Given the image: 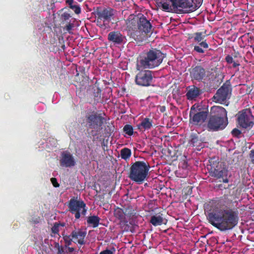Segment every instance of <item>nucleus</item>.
<instances>
[{
    "mask_svg": "<svg viewBox=\"0 0 254 254\" xmlns=\"http://www.w3.org/2000/svg\"><path fill=\"white\" fill-rule=\"evenodd\" d=\"M228 124L226 109L221 106H214L210 108L207 124L204 127L208 131H216L224 129Z\"/></svg>",
    "mask_w": 254,
    "mask_h": 254,
    "instance_id": "f03ea898",
    "label": "nucleus"
},
{
    "mask_svg": "<svg viewBox=\"0 0 254 254\" xmlns=\"http://www.w3.org/2000/svg\"><path fill=\"white\" fill-rule=\"evenodd\" d=\"M237 209H217L208 213L207 218L209 222L221 231L232 229L239 221Z\"/></svg>",
    "mask_w": 254,
    "mask_h": 254,
    "instance_id": "f257e3e1",
    "label": "nucleus"
},
{
    "mask_svg": "<svg viewBox=\"0 0 254 254\" xmlns=\"http://www.w3.org/2000/svg\"><path fill=\"white\" fill-rule=\"evenodd\" d=\"M231 133L233 136L235 137H239V135L242 133L241 131L236 128H234L232 130Z\"/></svg>",
    "mask_w": 254,
    "mask_h": 254,
    "instance_id": "473e14b6",
    "label": "nucleus"
},
{
    "mask_svg": "<svg viewBox=\"0 0 254 254\" xmlns=\"http://www.w3.org/2000/svg\"><path fill=\"white\" fill-rule=\"evenodd\" d=\"M206 36L205 31L204 33L200 32L193 34L191 38H193L194 42L198 43V45L194 46V51L199 54H202L204 53L205 49L208 48V44L206 42V40H204Z\"/></svg>",
    "mask_w": 254,
    "mask_h": 254,
    "instance_id": "2eb2a0df",
    "label": "nucleus"
},
{
    "mask_svg": "<svg viewBox=\"0 0 254 254\" xmlns=\"http://www.w3.org/2000/svg\"><path fill=\"white\" fill-rule=\"evenodd\" d=\"M189 143L190 145L195 147L197 150H200L203 147V141L196 133L191 134Z\"/></svg>",
    "mask_w": 254,
    "mask_h": 254,
    "instance_id": "aec40b11",
    "label": "nucleus"
},
{
    "mask_svg": "<svg viewBox=\"0 0 254 254\" xmlns=\"http://www.w3.org/2000/svg\"><path fill=\"white\" fill-rule=\"evenodd\" d=\"M239 68L237 69V71H239Z\"/></svg>",
    "mask_w": 254,
    "mask_h": 254,
    "instance_id": "8fccbe9b",
    "label": "nucleus"
},
{
    "mask_svg": "<svg viewBox=\"0 0 254 254\" xmlns=\"http://www.w3.org/2000/svg\"><path fill=\"white\" fill-rule=\"evenodd\" d=\"M106 133L111 135V133L113 132V127L108 126L107 128L105 129Z\"/></svg>",
    "mask_w": 254,
    "mask_h": 254,
    "instance_id": "ea45409f",
    "label": "nucleus"
},
{
    "mask_svg": "<svg viewBox=\"0 0 254 254\" xmlns=\"http://www.w3.org/2000/svg\"><path fill=\"white\" fill-rule=\"evenodd\" d=\"M99 254H114L113 252L110 250L106 249L101 251Z\"/></svg>",
    "mask_w": 254,
    "mask_h": 254,
    "instance_id": "a19ab883",
    "label": "nucleus"
},
{
    "mask_svg": "<svg viewBox=\"0 0 254 254\" xmlns=\"http://www.w3.org/2000/svg\"><path fill=\"white\" fill-rule=\"evenodd\" d=\"M61 17L63 21H66L70 17V15L67 12H64L62 14Z\"/></svg>",
    "mask_w": 254,
    "mask_h": 254,
    "instance_id": "c9c22d12",
    "label": "nucleus"
},
{
    "mask_svg": "<svg viewBox=\"0 0 254 254\" xmlns=\"http://www.w3.org/2000/svg\"><path fill=\"white\" fill-rule=\"evenodd\" d=\"M190 74L192 79L200 81L206 76V71L201 66L197 65L192 68Z\"/></svg>",
    "mask_w": 254,
    "mask_h": 254,
    "instance_id": "a211bd4d",
    "label": "nucleus"
},
{
    "mask_svg": "<svg viewBox=\"0 0 254 254\" xmlns=\"http://www.w3.org/2000/svg\"><path fill=\"white\" fill-rule=\"evenodd\" d=\"M226 183H221L217 184L214 186V189L216 190H225V193L223 196L222 197V199L224 200V202L227 204H230L233 202V199H232V196L230 195V187L232 186V184H228L226 185Z\"/></svg>",
    "mask_w": 254,
    "mask_h": 254,
    "instance_id": "dca6fc26",
    "label": "nucleus"
},
{
    "mask_svg": "<svg viewBox=\"0 0 254 254\" xmlns=\"http://www.w3.org/2000/svg\"><path fill=\"white\" fill-rule=\"evenodd\" d=\"M160 110L161 112H163L165 110V107L164 106H162L160 107Z\"/></svg>",
    "mask_w": 254,
    "mask_h": 254,
    "instance_id": "de8ad7c7",
    "label": "nucleus"
},
{
    "mask_svg": "<svg viewBox=\"0 0 254 254\" xmlns=\"http://www.w3.org/2000/svg\"><path fill=\"white\" fill-rule=\"evenodd\" d=\"M114 216L119 220L122 221L125 219L124 210L120 207L115 209L114 211Z\"/></svg>",
    "mask_w": 254,
    "mask_h": 254,
    "instance_id": "a878e982",
    "label": "nucleus"
},
{
    "mask_svg": "<svg viewBox=\"0 0 254 254\" xmlns=\"http://www.w3.org/2000/svg\"><path fill=\"white\" fill-rule=\"evenodd\" d=\"M201 93V90L194 85L189 86L186 93L187 98L189 100L195 99Z\"/></svg>",
    "mask_w": 254,
    "mask_h": 254,
    "instance_id": "412c9836",
    "label": "nucleus"
},
{
    "mask_svg": "<svg viewBox=\"0 0 254 254\" xmlns=\"http://www.w3.org/2000/svg\"><path fill=\"white\" fill-rule=\"evenodd\" d=\"M34 224H38L39 222V220L38 218H35L34 219H32L31 221Z\"/></svg>",
    "mask_w": 254,
    "mask_h": 254,
    "instance_id": "c03bdc74",
    "label": "nucleus"
},
{
    "mask_svg": "<svg viewBox=\"0 0 254 254\" xmlns=\"http://www.w3.org/2000/svg\"><path fill=\"white\" fill-rule=\"evenodd\" d=\"M208 115V110H202L195 108V105L191 106L189 114V123L193 126H200L206 121Z\"/></svg>",
    "mask_w": 254,
    "mask_h": 254,
    "instance_id": "1a4fd4ad",
    "label": "nucleus"
},
{
    "mask_svg": "<svg viewBox=\"0 0 254 254\" xmlns=\"http://www.w3.org/2000/svg\"><path fill=\"white\" fill-rule=\"evenodd\" d=\"M86 234V231L83 229L75 228L70 235L65 234V232H64L62 236L66 246L71 245L72 242L82 246L85 244V238Z\"/></svg>",
    "mask_w": 254,
    "mask_h": 254,
    "instance_id": "0eeeda50",
    "label": "nucleus"
},
{
    "mask_svg": "<svg viewBox=\"0 0 254 254\" xmlns=\"http://www.w3.org/2000/svg\"><path fill=\"white\" fill-rule=\"evenodd\" d=\"M100 218L98 216L93 215L89 216L87 219V223L93 228L97 227L99 224Z\"/></svg>",
    "mask_w": 254,
    "mask_h": 254,
    "instance_id": "b1692460",
    "label": "nucleus"
},
{
    "mask_svg": "<svg viewBox=\"0 0 254 254\" xmlns=\"http://www.w3.org/2000/svg\"><path fill=\"white\" fill-rule=\"evenodd\" d=\"M123 131L129 136L132 135L133 133V127L130 125H126L123 127Z\"/></svg>",
    "mask_w": 254,
    "mask_h": 254,
    "instance_id": "c85d7f7f",
    "label": "nucleus"
},
{
    "mask_svg": "<svg viewBox=\"0 0 254 254\" xmlns=\"http://www.w3.org/2000/svg\"><path fill=\"white\" fill-rule=\"evenodd\" d=\"M223 1H224L225 0H223Z\"/></svg>",
    "mask_w": 254,
    "mask_h": 254,
    "instance_id": "3c124183",
    "label": "nucleus"
},
{
    "mask_svg": "<svg viewBox=\"0 0 254 254\" xmlns=\"http://www.w3.org/2000/svg\"><path fill=\"white\" fill-rule=\"evenodd\" d=\"M165 54L160 50L152 49L138 58L136 68H153L158 66L165 58Z\"/></svg>",
    "mask_w": 254,
    "mask_h": 254,
    "instance_id": "7ed1b4c3",
    "label": "nucleus"
},
{
    "mask_svg": "<svg viewBox=\"0 0 254 254\" xmlns=\"http://www.w3.org/2000/svg\"><path fill=\"white\" fill-rule=\"evenodd\" d=\"M135 77V82L138 86L147 87L152 85L154 74L152 71L148 69L138 70Z\"/></svg>",
    "mask_w": 254,
    "mask_h": 254,
    "instance_id": "9b49d317",
    "label": "nucleus"
},
{
    "mask_svg": "<svg viewBox=\"0 0 254 254\" xmlns=\"http://www.w3.org/2000/svg\"><path fill=\"white\" fill-rule=\"evenodd\" d=\"M237 122L244 128H252L254 124V118L250 109L243 110L237 114Z\"/></svg>",
    "mask_w": 254,
    "mask_h": 254,
    "instance_id": "ddd939ff",
    "label": "nucleus"
},
{
    "mask_svg": "<svg viewBox=\"0 0 254 254\" xmlns=\"http://www.w3.org/2000/svg\"><path fill=\"white\" fill-rule=\"evenodd\" d=\"M108 40L115 45H121L125 42L126 38L120 31H114L108 34Z\"/></svg>",
    "mask_w": 254,
    "mask_h": 254,
    "instance_id": "f3484780",
    "label": "nucleus"
},
{
    "mask_svg": "<svg viewBox=\"0 0 254 254\" xmlns=\"http://www.w3.org/2000/svg\"><path fill=\"white\" fill-rule=\"evenodd\" d=\"M73 0H66V3L68 4L69 7L71 8V6H73L74 4H73Z\"/></svg>",
    "mask_w": 254,
    "mask_h": 254,
    "instance_id": "37998d69",
    "label": "nucleus"
},
{
    "mask_svg": "<svg viewBox=\"0 0 254 254\" xmlns=\"http://www.w3.org/2000/svg\"><path fill=\"white\" fill-rule=\"evenodd\" d=\"M75 161L73 156L69 153H63L60 164L62 166L70 167L75 165Z\"/></svg>",
    "mask_w": 254,
    "mask_h": 254,
    "instance_id": "6ab92c4d",
    "label": "nucleus"
},
{
    "mask_svg": "<svg viewBox=\"0 0 254 254\" xmlns=\"http://www.w3.org/2000/svg\"><path fill=\"white\" fill-rule=\"evenodd\" d=\"M101 90L99 88H97L94 90L93 93L94 99L97 102H99L101 99Z\"/></svg>",
    "mask_w": 254,
    "mask_h": 254,
    "instance_id": "c756f323",
    "label": "nucleus"
},
{
    "mask_svg": "<svg viewBox=\"0 0 254 254\" xmlns=\"http://www.w3.org/2000/svg\"><path fill=\"white\" fill-rule=\"evenodd\" d=\"M249 157L250 159L251 162L254 164V149H252L250 151L249 154Z\"/></svg>",
    "mask_w": 254,
    "mask_h": 254,
    "instance_id": "e433bc0d",
    "label": "nucleus"
},
{
    "mask_svg": "<svg viewBox=\"0 0 254 254\" xmlns=\"http://www.w3.org/2000/svg\"><path fill=\"white\" fill-rule=\"evenodd\" d=\"M127 0H115V1L117 2H124L126 1Z\"/></svg>",
    "mask_w": 254,
    "mask_h": 254,
    "instance_id": "09e8293b",
    "label": "nucleus"
},
{
    "mask_svg": "<svg viewBox=\"0 0 254 254\" xmlns=\"http://www.w3.org/2000/svg\"><path fill=\"white\" fill-rule=\"evenodd\" d=\"M58 224L59 225L60 227H65V223H64V222H62V223H61V222H58Z\"/></svg>",
    "mask_w": 254,
    "mask_h": 254,
    "instance_id": "a18cd8bd",
    "label": "nucleus"
},
{
    "mask_svg": "<svg viewBox=\"0 0 254 254\" xmlns=\"http://www.w3.org/2000/svg\"><path fill=\"white\" fill-rule=\"evenodd\" d=\"M150 168L147 162L136 161L131 164L128 177L138 184H141L147 177Z\"/></svg>",
    "mask_w": 254,
    "mask_h": 254,
    "instance_id": "20e7f679",
    "label": "nucleus"
},
{
    "mask_svg": "<svg viewBox=\"0 0 254 254\" xmlns=\"http://www.w3.org/2000/svg\"><path fill=\"white\" fill-rule=\"evenodd\" d=\"M131 154V150L128 148H124L121 150V158L124 160L128 159Z\"/></svg>",
    "mask_w": 254,
    "mask_h": 254,
    "instance_id": "bb28decb",
    "label": "nucleus"
},
{
    "mask_svg": "<svg viewBox=\"0 0 254 254\" xmlns=\"http://www.w3.org/2000/svg\"><path fill=\"white\" fill-rule=\"evenodd\" d=\"M165 220V219L163 217V214L159 213L151 216L149 222L153 226H157L165 224L164 222Z\"/></svg>",
    "mask_w": 254,
    "mask_h": 254,
    "instance_id": "4be33fe9",
    "label": "nucleus"
},
{
    "mask_svg": "<svg viewBox=\"0 0 254 254\" xmlns=\"http://www.w3.org/2000/svg\"><path fill=\"white\" fill-rule=\"evenodd\" d=\"M106 119L101 114L93 112L86 116V127L96 132L100 131L103 128V125Z\"/></svg>",
    "mask_w": 254,
    "mask_h": 254,
    "instance_id": "6e6552de",
    "label": "nucleus"
},
{
    "mask_svg": "<svg viewBox=\"0 0 254 254\" xmlns=\"http://www.w3.org/2000/svg\"><path fill=\"white\" fill-rule=\"evenodd\" d=\"M74 249L73 248H71V247H68V251L70 253L73 252L74 251Z\"/></svg>",
    "mask_w": 254,
    "mask_h": 254,
    "instance_id": "49530a36",
    "label": "nucleus"
},
{
    "mask_svg": "<svg viewBox=\"0 0 254 254\" xmlns=\"http://www.w3.org/2000/svg\"><path fill=\"white\" fill-rule=\"evenodd\" d=\"M152 25L149 20L141 14L137 21V30L134 32V39L139 42L146 40L150 33Z\"/></svg>",
    "mask_w": 254,
    "mask_h": 254,
    "instance_id": "423d86ee",
    "label": "nucleus"
},
{
    "mask_svg": "<svg viewBox=\"0 0 254 254\" xmlns=\"http://www.w3.org/2000/svg\"><path fill=\"white\" fill-rule=\"evenodd\" d=\"M59 231H60V226L58 224V222L54 223V225L53 226V227L51 228L52 233L54 234L55 236L56 235H58V236H60Z\"/></svg>",
    "mask_w": 254,
    "mask_h": 254,
    "instance_id": "7c9ffc66",
    "label": "nucleus"
},
{
    "mask_svg": "<svg viewBox=\"0 0 254 254\" xmlns=\"http://www.w3.org/2000/svg\"><path fill=\"white\" fill-rule=\"evenodd\" d=\"M125 216H134L136 212L131 206H128L124 209Z\"/></svg>",
    "mask_w": 254,
    "mask_h": 254,
    "instance_id": "cd10ccee",
    "label": "nucleus"
},
{
    "mask_svg": "<svg viewBox=\"0 0 254 254\" xmlns=\"http://www.w3.org/2000/svg\"><path fill=\"white\" fill-rule=\"evenodd\" d=\"M153 120L148 118H144L141 123L138 125V128L140 130H148L150 129L153 125Z\"/></svg>",
    "mask_w": 254,
    "mask_h": 254,
    "instance_id": "5701e85b",
    "label": "nucleus"
},
{
    "mask_svg": "<svg viewBox=\"0 0 254 254\" xmlns=\"http://www.w3.org/2000/svg\"><path fill=\"white\" fill-rule=\"evenodd\" d=\"M162 9L166 11H169L170 6L169 3L167 2H163L161 4Z\"/></svg>",
    "mask_w": 254,
    "mask_h": 254,
    "instance_id": "f704fd0d",
    "label": "nucleus"
},
{
    "mask_svg": "<svg viewBox=\"0 0 254 254\" xmlns=\"http://www.w3.org/2000/svg\"><path fill=\"white\" fill-rule=\"evenodd\" d=\"M225 61L228 64H233L232 67L236 68L240 65V63L238 60H234L233 57L230 55H227L225 58Z\"/></svg>",
    "mask_w": 254,
    "mask_h": 254,
    "instance_id": "393cba45",
    "label": "nucleus"
},
{
    "mask_svg": "<svg viewBox=\"0 0 254 254\" xmlns=\"http://www.w3.org/2000/svg\"><path fill=\"white\" fill-rule=\"evenodd\" d=\"M209 163L210 175L217 179H222L223 183H228L229 180L228 178L229 171L227 165L225 162L219 161L216 157L211 158L209 160Z\"/></svg>",
    "mask_w": 254,
    "mask_h": 254,
    "instance_id": "39448f33",
    "label": "nucleus"
},
{
    "mask_svg": "<svg viewBox=\"0 0 254 254\" xmlns=\"http://www.w3.org/2000/svg\"><path fill=\"white\" fill-rule=\"evenodd\" d=\"M67 206L70 212L74 214L75 219H79L81 214L83 216L86 215V204L82 200H78L74 197L71 198L68 202Z\"/></svg>",
    "mask_w": 254,
    "mask_h": 254,
    "instance_id": "9d476101",
    "label": "nucleus"
},
{
    "mask_svg": "<svg viewBox=\"0 0 254 254\" xmlns=\"http://www.w3.org/2000/svg\"><path fill=\"white\" fill-rule=\"evenodd\" d=\"M51 181L54 186V187L57 188L59 187V184H58L57 179L55 178H52L51 179Z\"/></svg>",
    "mask_w": 254,
    "mask_h": 254,
    "instance_id": "4c0bfd02",
    "label": "nucleus"
},
{
    "mask_svg": "<svg viewBox=\"0 0 254 254\" xmlns=\"http://www.w3.org/2000/svg\"><path fill=\"white\" fill-rule=\"evenodd\" d=\"M233 57V59L237 60L238 58H241L240 53L238 51L234 50V52L232 53L231 55Z\"/></svg>",
    "mask_w": 254,
    "mask_h": 254,
    "instance_id": "72a5a7b5",
    "label": "nucleus"
},
{
    "mask_svg": "<svg viewBox=\"0 0 254 254\" xmlns=\"http://www.w3.org/2000/svg\"><path fill=\"white\" fill-rule=\"evenodd\" d=\"M117 12L116 9L110 7L103 8L98 7L96 11L97 20L103 21L105 25L108 24L112 20H114Z\"/></svg>",
    "mask_w": 254,
    "mask_h": 254,
    "instance_id": "f8f14e48",
    "label": "nucleus"
},
{
    "mask_svg": "<svg viewBox=\"0 0 254 254\" xmlns=\"http://www.w3.org/2000/svg\"><path fill=\"white\" fill-rule=\"evenodd\" d=\"M73 25L72 24H71L70 23H68L67 25H66L65 28L66 30L69 33H71V30L72 29V28L73 27Z\"/></svg>",
    "mask_w": 254,
    "mask_h": 254,
    "instance_id": "58836bf2",
    "label": "nucleus"
},
{
    "mask_svg": "<svg viewBox=\"0 0 254 254\" xmlns=\"http://www.w3.org/2000/svg\"><path fill=\"white\" fill-rule=\"evenodd\" d=\"M231 92L232 88L230 82L229 81H227L216 91V93L213 97V101L222 103L227 99L230 98Z\"/></svg>",
    "mask_w": 254,
    "mask_h": 254,
    "instance_id": "4468645a",
    "label": "nucleus"
},
{
    "mask_svg": "<svg viewBox=\"0 0 254 254\" xmlns=\"http://www.w3.org/2000/svg\"><path fill=\"white\" fill-rule=\"evenodd\" d=\"M57 254H65L63 248L59 247Z\"/></svg>",
    "mask_w": 254,
    "mask_h": 254,
    "instance_id": "79ce46f5",
    "label": "nucleus"
},
{
    "mask_svg": "<svg viewBox=\"0 0 254 254\" xmlns=\"http://www.w3.org/2000/svg\"><path fill=\"white\" fill-rule=\"evenodd\" d=\"M72 9L76 14H79L81 12V8L79 4H74L71 6Z\"/></svg>",
    "mask_w": 254,
    "mask_h": 254,
    "instance_id": "2f4dec72",
    "label": "nucleus"
}]
</instances>
